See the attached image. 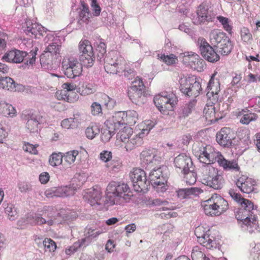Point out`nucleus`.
<instances>
[{
  "label": "nucleus",
  "instance_id": "1",
  "mask_svg": "<svg viewBox=\"0 0 260 260\" xmlns=\"http://www.w3.org/2000/svg\"><path fill=\"white\" fill-rule=\"evenodd\" d=\"M170 172L168 168L162 166L155 169H153L149 174V180L147 179L145 172L139 168L133 169L129 173V177L134 190L138 192L145 193L148 190L151 184L153 187L161 186V191L166 190L165 184L167 183Z\"/></svg>",
  "mask_w": 260,
  "mask_h": 260
},
{
  "label": "nucleus",
  "instance_id": "2",
  "mask_svg": "<svg viewBox=\"0 0 260 260\" xmlns=\"http://www.w3.org/2000/svg\"><path fill=\"white\" fill-rule=\"evenodd\" d=\"M242 209L237 215L238 220L242 222L241 226L243 230L252 233L258 230V222L256 214L257 212V206L248 199H242L241 202Z\"/></svg>",
  "mask_w": 260,
  "mask_h": 260
},
{
  "label": "nucleus",
  "instance_id": "3",
  "mask_svg": "<svg viewBox=\"0 0 260 260\" xmlns=\"http://www.w3.org/2000/svg\"><path fill=\"white\" fill-rule=\"evenodd\" d=\"M133 196L129 187L124 183H110L106 189V201L110 205H120L128 202Z\"/></svg>",
  "mask_w": 260,
  "mask_h": 260
},
{
  "label": "nucleus",
  "instance_id": "4",
  "mask_svg": "<svg viewBox=\"0 0 260 260\" xmlns=\"http://www.w3.org/2000/svg\"><path fill=\"white\" fill-rule=\"evenodd\" d=\"M209 41L217 52L222 55H228L233 48V44L226 34L219 29L212 30L209 35Z\"/></svg>",
  "mask_w": 260,
  "mask_h": 260
},
{
  "label": "nucleus",
  "instance_id": "5",
  "mask_svg": "<svg viewBox=\"0 0 260 260\" xmlns=\"http://www.w3.org/2000/svg\"><path fill=\"white\" fill-rule=\"evenodd\" d=\"M202 206L205 214L211 216H219L229 208L227 201L217 194L204 201Z\"/></svg>",
  "mask_w": 260,
  "mask_h": 260
},
{
  "label": "nucleus",
  "instance_id": "6",
  "mask_svg": "<svg viewBox=\"0 0 260 260\" xmlns=\"http://www.w3.org/2000/svg\"><path fill=\"white\" fill-rule=\"evenodd\" d=\"M56 217L54 213L49 209L44 210L40 212L29 214L26 219L18 221L20 224H30L32 225L47 224L51 226L54 223Z\"/></svg>",
  "mask_w": 260,
  "mask_h": 260
},
{
  "label": "nucleus",
  "instance_id": "7",
  "mask_svg": "<svg viewBox=\"0 0 260 260\" xmlns=\"http://www.w3.org/2000/svg\"><path fill=\"white\" fill-rule=\"evenodd\" d=\"M37 50L36 48L35 50H31L28 53L25 51L13 49L7 52L2 59L7 62L16 63H20L24 60L26 61L25 64L32 65L35 63Z\"/></svg>",
  "mask_w": 260,
  "mask_h": 260
},
{
  "label": "nucleus",
  "instance_id": "8",
  "mask_svg": "<svg viewBox=\"0 0 260 260\" xmlns=\"http://www.w3.org/2000/svg\"><path fill=\"white\" fill-rule=\"evenodd\" d=\"M133 85L128 90V95L131 101L137 105H141L147 101V97L150 95L146 91L142 79L137 76L132 82Z\"/></svg>",
  "mask_w": 260,
  "mask_h": 260
},
{
  "label": "nucleus",
  "instance_id": "9",
  "mask_svg": "<svg viewBox=\"0 0 260 260\" xmlns=\"http://www.w3.org/2000/svg\"><path fill=\"white\" fill-rule=\"evenodd\" d=\"M201 180L203 184L216 190L221 189L224 182L218 170L210 165L203 169Z\"/></svg>",
  "mask_w": 260,
  "mask_h": 260
},
{
  "label": "nucleus",
  "instance_id": "10",
  "mask_svg": "<svg viewBox=\"0 0 260 260\" xmlns=\"http://www.w3.org/2000/svg\"><path fill=\"white\" fill-rule=\"evenodd\" d=\"M179 83V89L185 96L196 98L202 90L200 83L193 76L181 78Z\"/></svg>",
  "mask_w": 260,
  "mask_h": 260
},
{
  "label": "nucleus",
  "instance_id": "11",
  "mask_svg": "<svg viewBox=\"0 0 260 260\" xmlns=\"http://www.w3.org/2000/svg\"><path fill=\"white\" fill-rule=\"evenodd\" d=\"M121 114L124 115V113L121 112H118L105 122L107 128L102 130L101 136V140L104 143L108 142L115 134V132L124 123Z\"/></svg>",
  "mask_w": 260,
  "mask_h": 260
},
{
  "label": "nucleus",
  "instance_id": "12",
  "mask_svg": "<svg viewBox=\"0 0 260 260\" xmlns=\"http://www.w3.org/2000/svg\"><path fill=\"white\" fill-rule=\"evenodd\" d=\"M192 149L193 153L200 161L208 165L215 162L214 158L217 152L212 151L213 148L210 145L197 142L193 144Z\"/></svg>",
  "mask_w": 260,
  "mask_h": 260
},
{
  "label": "nucleus",
  "instance_id": "13",
  "mask_svg": "<svg viewBox=\"0 0 260 260\" xmlns=\"http://www.w3.org/2000/svg\"><path fill=\"white\" fill-rule=\"evenodd\" d=\"M61 64V70L68 78L75 79L82 74L83 65L76 58L74 57L64 58Z\"/></svg>",
  "mask_w": 260,
  "mask_h": 260
},
{
  "label": "nucleus",
  "instance_id": "14",
  "mask_svg": "<svg viewBox=\"0 0 260 260\" xmlns=\"http://www.w3.org/2000/svg\"><path fill=\"white\" fill-rule=\"evenodd\" d=\"M153 102L159 111L162 112L166 110H172L174 106L177 104V98L173 93L162 92L154 97Z\"/></svg>",
  "mask_w": 260,
  "mask_h": 260
},
{
  "label": "nucleus",
  "instance_id": "15",
  "mask_svg": "<svg viewBox=\"0 0 260 260\" xmlns=\"http://www.w3.org/2000/svg\"><path fill=\"white\" fill-rule=\"evenodd\" d=\"M198 42L201 54L205 59L213 63L219 60V55L215 51L216 49L210 43H209L203 38H199Z\"/></svg>",
  "mask_w": 260,
  "mask_h": 260
},
{
  "label": "nucleus",
  "instance_id": "16",
  "mask_svg": "<svg viewBox=\"0 0 260 260\" xmlns=\"http://www.w3.org/2000/svg\"><path fill=\"white\" fill-rule=\"evenodd\" d=\"M113 53L106 55L103 60L105 71L110 74H117L120 73L122 64L121 60L113 55Z\"/></svg>",
  "mask_w": 260,
  "mask_h": 260
},
{
  "label": "nucleus",
  "instance_id": "17",
  "mask_svg": "<svg viewBox=\"0 0 260 260\" xmlns=\"http://www.w3.org/2000/svg\"><path fill=\"white\" fill-rule=\"evenodd\" d=\"M174 164L177 172L185 173L193 169V163L190 157L182 153L177 156L174 160Z\"/></svg>",
  "mask_w": 260,
  "mask_h": 260
},
{
  "label": "nucleus",
  "instance_id": "18",
  "mask_svg": "<svg viewBox=\"0 0 260 260\" xmlns=\"http://www.w3.org/2000/svg\"><path fill=\"white\" fill-rule=\"evenodd\" d=\"M76 188L73 186H65L59 187H53L47 189L45 193L47 198L53 197H67L73 196L75 193Z\"/></svg>",
  "mask_w": 260,
  "mask_h": 260
},
{
  "label": "nucleus",
  "instance_id": "19",
  "mask_svg": "<svg viewBox=\"0 0 260 260\" xmlns=\"http://www.w3.org/2000/svg\"><path fill=\"white\" fill-rule=\"evenodd\" d=\"M215 74L212 75L206 88L207 97L212 101L213 104L218 101V93L220 90L219 81L218 79H215Z\"/></svg>",
  "mask_w": 260,
  "mask_h": 260
},
{
  "label": "nucleus",
  "instance_id": "20",
  "mask_svg": "<svg viewBox=\"0 0 260 260\" xmlns=\"http://www.w3.org/2000/svg\"><path fill=\"white\" fill-rule=\"evenodd\" d=\"M215 162H217L218 165L222 167L225 171L238 172L240 170V167L236 160L232 159L229 160L219 152H217L214 156Z\"/></svg>",
  "mask_w": 260,
  "mask_h": 260
},
{
  "label": "nucleus",
  "instance_id": "21",
  "mask_svg": "<svg viewBox=\"0 0 260 260\" xmlns=\"http://www.w3.org/2000/svg\"><path fill=\"white\" fill-rule=\"evenodd\" d=\"M140 159L144 166L151 167L158 164L161 160V157L150 149L143 150L140 154Z\"/></svg>",
  "mask_w": 260,
  "mask_h": 260
},
{
  "label": "nucleus",
  "instance_id": "22",
  "mask_svg": "<svg viewBox=\"0 0 260 260\" xmlns=\"http://www.w3.org/2000/svg\"><path fill=\"white\" fill-rule=\"evenodd\" d=\"M233 134L229 127H223L216 134V141L221 146L230 147L232 146Z\"/></svg>",
  "mask_w": 260,
  "mask_h": 260
},
{
  "label": "nucleus",
  "instance_id": "23",
  "mask_svg": "<svg viewBox=\"0 0 260 260\" xmlns=\"http://www.w3.org/2000/svg\"><path fill=\"white\" fill-rule=\"evenodd\" d=\"M197 18L195 23H204L206 22L213 21L214 18L213 14L208 11V7L203 4L200 5L197 10Z\"/></svg>",
  "mask_w": 260,
  "mask_h": 260
},
{
  "label": "nucleus",
  "instance_id": "24",
  "mask_svg": "<svg viewBox=\"0 0 260 260\" xmlns=\"http://www.w3.org/2000/svg\"><path fill=\"white\" fill-rule=\"evenodd\" d=\"M23 28V30L27 35L34 36L35 38H37L38 35L43 36V32H45L44 27L36 22H33L30 20L25 22V26H24Z\"/></svg>",
  "mask_w": 260,
  "mask_h": 260
},
{
  "label": "nucleus",
  "instance_id": "25",
  "mask_svg": "<svg viewBox=\"0 0 260 260\" xmlns=\"http://www.w3.org/2000/svg\"><path fill=\"white\" fill-rule=\"evenodd\" d=\"M236 184L242 192L248 194L254 191L255 182L250 178L242 176L237 179Z\"/></svg>",
  "mask_w": 260,
  "mask_h": 260
},
{
  "label": "nucleus",
  "instance_id": "26",
  "mask_svg": "<svg viewBox=\"0 0 260 260\" xmlns=\"http://www.w3.org/2000/svg\"><path fill=\"white\" fill-rule=\"evenodd\" d=\"M203 236L199 239V243L208 249H213L217 248L218 243H217L214 236L212 234L211 230H209L206 232L203 231Z\"/></svg>",
  "mask_w": 260,
  "mask_h": 260
},
{
  "label": "nucleus",
  "instance_id": "27",
  "mask_svg": "<svg viewBox=\"0 0 260 260\" xmlns=\"http://www.w3.org/2000/svg\"><path fill=\"white\" fill-rule=\"evenodd\" d=\"M0 87L13 91H20L24 89L22 85L17 84L12 78L9 77L0 78Z\"/></svg>",
  "mask_w": 260,
  "mask_h": 260
},
{
  "label": "nucleus",
  "instance_id": "28",
  "mask_svg": "<svg viewBox=\"0 0 260 260\" xmlns=\"http://www.w3.org/2000/svg\"><path fill=\"white\" fill-rule=\"evenodd\" d=\"M27 122L26 128L30 133H36L38 132V126L40 124L41 117L34 113L28 114L25 116Z\"/></svg>",
  "mask_w": 260,
  "mask_h": 260
},
{
  "label": "nucleus",
  "instance_id": "29",
  "mask_svg": "<svg viewBox=\"0 0 260 260\" xmlns=\"http://www.w3.org/2000/svg\"><path fill=\"white\" fill-rule=\"evenodd\" d=\"M84 198L91 206L102 204V193L99 189L93 188L89 190Z\"/></svg>",
  "mask_w": 260,
  "mask_h": 260
},
{
  "label": "nucleus",
  "instance_id": "30",
  "mask_svg": "<svg viewBox=\"0 0 260 260\" xmlns=\"http://www.w3.org/2000/svg\"><path fill=\"white\" fill-rule=\"evenodd\" d=\"M238 117L240 119V122L243 124L248 125L251 122L255 121L257 118V115L247 109H242L238 113Z\"/></svg>",
  "mask_w": 260,
  "mask_h": 260
},
{
  "label": "nucleus",
  "instance_id": "31",
  "mask_svg": "<svg viewBox=\"0 0 260 260\" xmlns=\"http://www.w3.org/2000/svg\"><path fill=\"white\" fill-rule=\"evenodd\" d=\"M188 62L192 69L196 70L199 72H201L203 70L205 65V62L198 54L191 52L188 55Z\"/></svg>",
  "mask_w": 260,
  "mask_h": 260
},
{
  "label": "nucleus",
  "instance_id": "32",
  "mask_svg": "<svg viewBox=\"0 0 260 260\" xmlns=\"http://www.w3.org/2000/svg\"><path fill=\"white\" fill-rule=\"evenodd\" d=\"M0 112L5 116L13 117L16 114V110L15 108L8 103L3 102L0 104Z\"/></svg>",
  "mask_w": 260,
  "mask_h": 260
},
{
  "label": "nucleus",
  "instance_id": "33",
  "mask_svg": "<svg viewBox=\"0 0 260 260\" xmlns=\"http://www.w3.org/2000/svg\"><path fill=\"white\" fill-rule=\"evenodd\" d=\"M196 103V101L193 100L182 107L179 112V117L180 118H185L188 117L194 109Z\"/></svg>",
  "mask_w": 260,
  "mask_h": 260
},
{
  "label": "nucleus",
  "instance_id": "34",
  "mask_svg": "<svg viewBox=\"0 0 260 260\" xmlns=\"http://www.w3.org/2000/svg\"><path fill=\"white\" fill-rule=\"evenodd\" d=\"M93 52V50L90 42L87 40H84L80 42L79 44V56L83 54H91Z\"/></svg>",
  "mask_w": 260,
  "mask_h": 260
},
{
  "label": "nucleus",
  "instance_id": "35",
  "mask_svg": "<svg viewBox=\"0 0 260 260\" xmlns=\"http://www.w3.org/2000/svg\"><path fill=\"white\" fill-rule=\"evenodd\" d=\"M80 61L83 66L86 68H90L93 66L95 60V56L94 53L86 54L85 55L82 54L79 56Z\"/></svg>",
  "mask_w": 260,
  "mask_h": 260
},
{
  "label": "nucleus",
  "instance_id": "36",
  "mask_svg": "<svg viewBox=\"0 0 260 260\" xmlns=\"http://www.w3.org/2000/svg\"><path fill=\"white\" fill-rule=\"evenodd\" d=\"M96 45L97 59L100 62H103L105 55L106 53V45L102 39L100 40L99 42H96Z\"/></svg>",
  "mask_w": 260,
  "mask_h": 260
},
{
  "label": "nucleus",
  "instance_id": "37",
  "mask_svg": "<svg viewBox=\"0 0 260 260\" xmlns=\"http://www.w3.org/2000/svg\"><path fill=\"white\" fill-rule=\"evenodd\" d=\"M192 260H210L202 250V248L196 246L193 247L191 252Z\"/></svg>",
  "mask_w": 260,
  "mask_h": 260
},
{
  "label": "nucleus",
  "instance_id": "38",
  "mask_svg": "<svg viewBox=\"0 0 260 260\" xmlns=\"http://www.w3.org/2000/svg\"><path fill=\"white\" fill-rule=\"evenodd\" d=\"M61 46L55 43L49 44L46 50L51 54L54 59H57L60 56Z\"/></svg>",
  "mask_w": 260,
  "mask_h": 260
},
{
  "label": "nucleus",
  "instance_id": "39",
  "mask_svg": "<svg viewBox=\"0 0 260 260\" xmlns=\"http://www.w3.org/2000/svg\"><path fill=\"white\" fill-rule=\"evenodd\" d=\"M184 175V179L187 184L189 185L194 184L197 181V173L193 171V168L187 171Z\"/></svg>",
  "mask_w": 260,
  "mask_h": 260
},
{
  "label": "nucleus",
  "instance_id": "40",
  "mask_svg": "<svg viewBox=\"0 0 260 260\" xmlns=\"http://www.w3.org/2000/svg\"><path fill=\"white\" fill-rule=\"evenodd\" d=\"M78 121L74 118H69L63 119L61 122V125L63 128H74L78 126Z\"/></svg>",
  "mask_w": 260,
  "mask_h": 260
},
{
  "label": "nucleus",
  "instance_id": "41",
  "mask_svg": "<svg viewBox=\"0 0 260 260\" xmlns=\"http://www.w3.org/2000/svg\"><path fill=\"white\" fill-rule=\"evenodd\" d=\"M77 150H72L63 154V159L69 165H71L75 161L76 156L78 155Z\"/></svg>",
  "mask_w": 260,
  "mask_h": 260
},
{
  "label": "nucleus",
  "instance_id": "42",
  "mask_svg": "<svg viewBox=\"0 0 260 260\" xmlns=\"http://www.w3.org/2000/svg\"><path fill=\"white\" fill-rule=\"evenodd\" d=\"M100 132L99 126L96 124H93L86 128L85 134L88 139H92L100 133Z\"/></svg>",
  "mask_w": 260,
  "mask_h": 260
},
{
  "label": "nucleus",
  "instance_id": "43",
  "mask_svg": "<svg viewBox=\"0 0 260 260\" xmlns=\"http://www.w3.org/2000/svg\"><path fill=\"white\" fill-rule=\"evenodd\" d=\"M63 160V156L61 153H53L49 159L50 165L53 167H55L60 165Z\"/></svg>",
  "mask_w": 260,
  "mask_h": 260
},
{
  "label": "nucleus",
  "instance_id": "44",
  "mask_svg": "<svg viewBox=\"0 0 260 260\" xmlns=\"http://www.w3.org/2000/svg\"><path fill=\"white\" fill-rule=\"evenodd\" d=\"M56 248V243L53 240L47 238L45 239L44 247L43 249L45 252H54Z\"/></svg>",
  "mask_w": 260,
  "mask_h": 260
},
{
  "label": "nucleus",
  "instance_id": "45",
  "mask_svg": "<svg viewBox=\"0 0 260 260\" xmlns=\"http://www.w3.org/2000/svg\"><path fill=\"white\" fill-rule=\"evenodd\" d=\"M55 59L46 50L40 56V62L42 64H50Z\"/></svg>",
  "mask_w": 260,
  "mask_h": 260
},
{
  "label": "nucleus",
  "instance_id": "46",
  "mask_svg": "<svg viewBox=\"0 0 260 260\" xmlns=\"http://www.w3.org/2000/svg\"><path fill=\"white\" fill-rule=\"evenodd\" d=\"M5 212L8 215L9 219L11 220H15L18 216L16 209L12 205L8 206L5 209Z\"/></svg>",
  "mask_w": 260,
  "mask_h": 260
},
{
  "label": "nucleus",
  "instance_id": "47",
  "mask_svg": "<svg viewBox=\"0 0 260 260\" xmlns=\"http://www.w3.org/2000/svg\"><path fill=\"white\" fill-rule=\"evenodd\" d=\"M217 19L221 23L223 28L229 34L231 35L232 33V27L229 24V19L223 16L217 17Z\"/></svg>",
  "mask_w": 260,
  "mask_h": 260
},
{
  "label": "nucleus",
  "instance_id": "48",
  "mask_svg": "<svg viewBox=\"0 0 260 260\" xmlns=\"http://www.w3.org/2000/svg\"><path fill=\"white\" fill-rule=\"evenodd\" d=\"M85 236L89 238V239L91 240V242L93 239L96 238L102 233V232L100 230L87 228L85 229Z\"/></svg>",
  "mask_w": 260,
  "mask_h": 260
},
{
  "label": "nucleus",
  "instance_id": "49",
  "mask_svg": "<svg viewBox=\"0 0 260 260\" xmlns=\"http://www.w3.org/2000/svg\"><path fill=\"white\" fill-rule=\"evenodd\" d=\"M56 95L59 100H64L68 102H71L72 99L70 97V93L66 89L58 91L56 92Z\"/></svg>",
  "mask_w": 260,
  "mask_h": 260
},
{
  "label": "nucleus",
  "instance_id": "50",
  "mask_svg": "<svg viewBox=\"0 0 260 260\" xmlns=\"http://www.w3.org/2000/svg\"><path fill=\"white\" fill-rule=\"evenodd\" d=\"M241 37L244 42H247L252 39V35L247 28L243 27L241 29Z\"/></svg>",
  "mask_w": 260,
  "mask_h": 260
},
{
  "label": "nucleus",
  "instance_id": "51",
  "mask_svg": "<svg viewBox=\"0 0 260 260\" xmlns=\"http://www.w3.org/2000/svg\"><path fill=\"white\" fill-rule=\"evenodd\" d=\"M120 72H123L124 76L129 80L135 78L136 75L135 71L133 69L128 68H125L124 70L121 68Z\"/></svg>",
  "mask_w": 260,
  "mask_h": 260
},
{
  "label": "nucleus",
  "instance_id": "52",
  "mask_svg": "<svg viewBox=\"0 0 260 260\" xmlns=\"http://www.w3.org/2000/svg\"><path fill=\"white\" fill-rule=\"evenodd\" d=\"M160 58L163 62L168 65L175 63L176 59L173 54H171L170 55H165V54H162L160 56Z\"/></svg>",
  "mask_w": 260,
  "mask_h": 260
},
{
  "label": "nucleus",
  "instance_id": "53",
  "mask_svg": "<svg viewBox=\"0 0 260 260\" xmlns=\"http://www.w3.org/2000/svg\"><path fill=\"white\" fill-rule=\"evenodd\" d=\"M91 111L93 115H98L102 113V109L100 104L93 102L91 106Z\"/></svg>",
  "mask_w": 260,
  "mask_h": 260
},
{
  "label": "nucleus",
  "instance_id": "54",
  "mask_svg": "<svg viewBox=\"0 0 260 260\" xmlns=\"http://www.w3.org/2000/svg\"><path fill=\"white\" fill-rule=\"evenodd\" d=\"M94 91V89L92 84H85L82 86L81 94L84 95H88L93 93Z\"/></svg>",
  "mask_w": 260,
  "mask_h": 260
},
{
  "label": "nucleus",
  "instance_id": "55",
  "mask_svg": "<svg viewBox=\"0 0 260 260\" xmlns=\"http://www.w3.org/2000/svg\"><path fill=\"white\" fill-rule=\"evenodd\" d=\"M251 256L254 260H258L260 256V244H257L252 248Z\"/></svg>",
  "mask_w": 260,
  "mask_h": 260
},
{
  "label": "nucleus",
  "instance_id": "56",
  "mask_svg": "<svg viewBox=\"0 0 260 260\" xmlns=\"http://www.w3.org/2000/svg\"><path fill=\"white\" fill-rule=\"evenodd\" d=\"M23 149L25 151L28 152L31 154H37L38 153L36 147L32 144H29V143L24 145L23 146Z\"/></svg>",
  "mask_w": 260,
  "mask_h": 260
},
{
  "label": "nucleus",
  "instance_id": "57",
  "mask_svg": "<svg viewBox=\"0 0 260 260\" xmlns=\"http://www.w3.org/2000/svg\"><path fill=\"white\" fill-rule=\"evenodd\" d=\"M104 99L105 100V105L108 109H112L114 108L116 104V101L115 100L110 98L109 96L105 94L104 95Z\"/></svg>",
  "mask_w": 260,
  "mask_h": 260
},
{
  "label": "nucleus",
  "instance_id": "58",
  "mask_svg": "<svg viewBox=\"0 0 260 260\" xmlns=\"http://www.w3.org/2000/svg\"><path fill=\"white\" fill-rule=\"evenodd\" d=\"M229 194L233 199L240 204L241 202H242V199H245L244 198H242L240 194L236 192L234 189L229 190Z\"/></svg>",
  "mask_w": 260,
  "mask_h": 260
},
{
  "label": "nucleus",
  "instance_id": "59",
  "mask_svg": "<svg viewBox=\"0 0 260 260\" xmlns=\"http://www.w3.org/2000/svg\"><path fill=\"white\" fill-rule=\"evenodd\" d=\"M18 186L21 192H27L31 189V186L25 182L19 183Z\"/></svg>",
  "mask_w": 260,
  "mask_h": 260
},
{
  "label": "nucleus",
  "instance_id": "60",
  "mask_svg": "<svg viewBox=\"0 0 260 260\" xmlns=\"http://www.w3.org/2000/svg\"><path fill=\"white\" fill-rule=\"evenodd\" d=\"M100 158L104 162H107L112 158V153L107 150H104L100 153Z\"/></svg>",
  "mask_w": 260,
  "mask_h": 260
},
{
  "label": "nucleus",
  "instance_id": "61",
  "mask_svg": "<svg viewBox=\"0 0 260 260\" xmlns=\"http://www.w3.org/2000/svg\"><path fill=\"white\" fill-rule=\"evenodd\" d=\"M89 15L90 14L85 13V12L80 11L79 15V19L78 20V23L80 24H81L82 22L87 23L88 19H89Z\"/></svg>",
  "mask_w": 260,
  "mask_h": 260
},
{
  "label": "nucleus",
  "instance_id": "62",
  "mask_svg": "<svg viewBox=\"0 0 260 260\" xmlns=\"http://www.w3.org/2000/svg\"><path fill=\"white\" fill-rule=\"evenodd\" d=\"M169 204L166 200H162L160 199H156L152 200L149 202V205L153 206H157L160 205H167Z\"/></svg>",
  "mask_w": 260,
  "mask_h": 260
},
{
  "label": "nucleus",
  "instance_id": "63",
  "mask_svg": "<svg viewBox=\"0 0 260 260\" xmlns=\"http://www.w3.org/2000/svg\"><path fill=\"white\" fill-rule=\"evenodd\" d=\"M62 87L63 89L68 90V92H71L76 90L77 88V85L73 83L67 82L63 83Z\"/></svg>",
  "mask_w": 260,
  "mask_h": 260
},
{
  "label": "nucleus",
  "instance_id": "64",
  "mask_svg": "<svg viewBox=\"0 0 260 260\" xmlns=\"http://www.w3.org/2000/svg\"><path fill=\"white\" fill-rule=\"evenodd\" d=\"M135 147L141 146L143 143V139L139 136H136L135 138L131 139Z\"/></svg>",
  "mask_w": 260,
  "mask_h": 260
}]
</instances>
